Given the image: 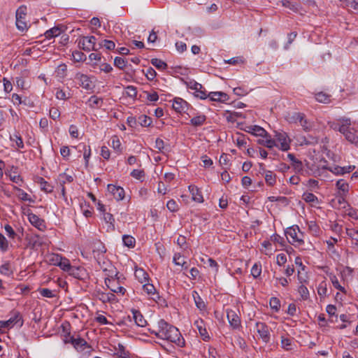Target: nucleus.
Returning a JSON list of instances; mask_svg holds the SVG:
<instances>
[{"mask_svg": "<svg viewBox=\"0 0 358 358\" xmlns=\"http://www.w3.org/2000/svg\"><path fill=\"white\" fill-rule=\"evenodd\" d=\"M158 328L157 331L151 329H149V331L159 338L169 341L178 345L180 344V333L176 327L162 319L158 322Z\"/></svg>", "mask_w": 358, "mask_h": 358, "instance_id": "1", "label": "nucleus"}, {"mask_svg": "<svg viewBox=\"0 0 358 358\" xmlns=\"http://www.w3.org/2000/svg\"><path fill=\"white\" fill-rule=\"evenodd\" d=\"M285 235L289 243L292 245L297 244L298 245H301L303 243V241L301 238L303 235L300 232L298 226L287 228L285 231Z\"/></svg>", "mask_w": 358, "mask_h": 358, "instance_id": "2", "label": "nucleus"}, {"mask_svg": "<svg viewBox=\"0 0 358 358\" xmlns=\"http://www.w3.org/2000/svg\"><path fill=\"white\" fill-rule=\"evenodd\" d=\"M96 38L94 36H83L78 41V47L85 51L90 52L91 50L97 51L96 48Z\"/></svg>", "mask_w": 358, "mask_h": 358, "instance_id": "3", "label": "nucleus"}, {"mask_svg": "<svg viewBox=\"0 0 358 358\" xmlns=\"http://www.w3.org/2000/svg\"><path fill=\"white\" fill-rule=\"evenodd\" d=\"M275 141H278L280 144V149L282 151H287L290 148L291 140L288 137L285 132H275Z\"/></svg>", "mask_w": 358, "mask_h": 358, "instance_id": "4", "label": "nucleus"}, {"mask_svg": "<svg viewBox=\"0 0 358 358\" xmlns=\"http://www.w3.org/2000/svg\"><path fill=\"white\" fill-rule=\"evenodd\" d=\"M256 328L257 333L263 341L266 343H268L271 337L270 328L263 322H257Z\"/></svg>", "mask_w": 358, "mask_h": 358, "instance_id": "5", "label": "nucleus"}, {"mask_svg": "<svg viewBox=\"0 0 358 358\" xmlns=\"http://www.w3.org/2000/svg\"><path fill=\"white\" fill-rule=\"evenodd\" d=\"M20 322V326H22L23 320L19 312H15L13 317H11L6 321H0L1 327L9 328Z\"/></svg>", "mask_w": 358, "mask_h": 358, "instance_id": "6", "label": "nucleus"}, {"mask_svg": "<svg viewBox=\"0 0 358 358\" xmlns=\"http://www.w3.org/2000/svg\"><path fill=\"white\" fill-rule=\"evenodd\" d=\"M78 85L85 90H91L93 87L92 83L89 76L85 74L78 73L75 76Z\"/></svg>", "mask_w": 358, "mask_h": 358, "instance_id": "7", "label": "nucleus"}, {"mask_svg": "<svg viewBox=\"0 0 358 358\" xmlns=\"http://www.w3.org/2000/svg\"><path fill=\"white\" fill-rule=\"evenodd\" d=\"M188 87L195 91L194 94L196 97H199L201 99H205L207 98L206 92L203 90V86L201 84L194 81L193 83L191 82L188 85Z\"/></svg>", "mask_w": 358, "mask_h": 358, "instance_id": "8", "label": "nucleus"}, {"mask_svg": "<svg viewBox=\"0 0 358 358\" xmlns=\"http://www.w3.org/2000/svg\"><path fill=\"white\" fill-rule=\"evenodd\" d=\"M106 285L107 287L114 293H120L124 294L125 292V289L118 285V282L115 279L106 278L105 280Z\"/></svg>", "mask_w": 358, "mask_h": 358, "instance_id": "9", "label": "nucleus"}, {"mask_svg": "<svg viewBox=\"0 0 358 358\" xmlns=\"http://www.w3.org/2000/svg\"><path fill=\"white\" fill-rule=\"evenodd\" d=\"M108 190L117 201L122 200L124 198V190L120 186H115L110 184L108 185Z\"/></svg>", "mask_w": 358, "mask_h": 358, "instance_id": "10", "label": "nucleus"}, {"mask_svg": "<svg viewBox=\"0 0 358 358\" xmlns=\"http://www.w3.org/2000/svg\"><path fill=\"white\" fill-rule=\"evenodd\" d=\"M71 343L78 351H83L86 348H90V346L88 345L87 341L85 339L80 338L79 336L75 337L74 338H71Z\"/></svg>", "mask_w": 358, "mask_h": 358, "instance_id": "11", "label": "nucleus"}, {"mask_svg": "<svg viewBox=\"0 0 358 358\" xmlns=\"http://www.w3.org/2000/svg\"><path fill=\"white\" fill-rule=\"evenodd\" d=\"M188 103L181 98L174 99L172 107L177 113H185L187 109Z\"/></svg>", "mask_w": 358, "mask_h": 358, "instance_id": "12", "label": "nucleus"}, {"mask_svg": "<svg viewBox=\"0 0 358 358\" xmlns=\"http://www.w3.org/2000/svg\"><path fill=\"white\" fill-rule=\"evenodd\" d=\"M227 319H228L231 326L233 328L236 329L240 326L241 320L235 311H234L232 310H227Z\"/></svg>", "mask_w": 358, "mask_h": 358, "instance_id": "13", "label": "nucleus"}, {"mask_svg": "<svg viewBox=\"0 0 358 358\" xmlns=\"http://www.w3.org/2000/svg\"><path fill=\"white\" fill-rule=\"evenodd\" d=\"M28 219L31 224L38 229L43 230L45 228L44 220L39 218L34 213H29L28 215Z\"/></svg>", "mask_w": 358, "mask_h": 358, "instance_id": "14", "label": "nucleus"}, {"mask_svg": "<svg viewBox=\"0 0 358 358\" xmlns=\"http://www.w3.org/2000/svg\"><path fill=\"white\" fill-rule=\"evenodd\" d=\"M188 189L192 194V199L193 201L198 203H202L203 201V198L201 194V192L196 186L194 185H190L188 187Z\"/></svg>", "mask_w": 358, "mask_h": 358, "instance_id": "15", "label": "nucleus"}, {"mask_svg": "<svg viewBox=\"0 0 358 358\" xmlns=\"http://www.w3.org/2000/svg\"><path fill=\"white\" fill-rule=\"evenodd\" d=\"M245 131L258 136L264 137L268 136L266 131L264 128L257 125L249 126Z\"/></svg>", "mask_w": 358, "mask_h": 358, "instance_id": "16", "label": "nucleus"}, {"mask_svg": "<svg viewBox=\"0 0 358 358\" xmlns=\"http://www.w3.org/2000/svg\"><path fill=\"white\" fill-rule=\"evenodd\" d=\"M194 325L198 329L201 336L203 338L204 341L209 338V336L206 331V329L203 327V322L202 320H196L194 323Z\"/></svg>", "mask_w": 358, "mask_h": 358, "instance_id": "17", "label": "nucleus"}, {"mask_svg": "<svg viewBox=\"0 0 358 358\" xmlns=\"http://www.w3.org/2000/svg\"><path fill=\"white\" fill-rule=\"evenodd\" d=\"M336 187L339 190V194L347 196L349 192V185L344 180L341 179L336 182Z\"/></svg>", "mask_w": 358, "mask_h": 358, "instance_id": "18", "label": "nucleus"}, {"mask_svg": "<svg viewBox=\"0 0 358 358\" xmlns=\"http://www.w3.org/2000/svg\"><path fill=\"white\" fill-rule=\"evenodd\" d=\"M345 138L351 143H354L358 146V130L351 128L348 133H346Z\"/></svg>", "mask_w": 358, "mask_h": 358, "instance_id": "19", "label": "nucleus"}, {"mask_svg": "<svg viewBox=\"0 0 358 358\" xmlns=\"http://www.w3.org/2000/svg\"><path fill=\"white\" fill-rule=\"evenodd\" d=\"M134 320L135 323L139 327H145L147 324L146 320L144 319L142 314L138 310H134Z\"/></svg>", "mask_w": 358, "mask_h": 358, "instance_id": "20", "label": "nucleus"}, {"mask_svg": "<svg viewBox=\"0 0 358 358\" xmlns=\"http://www.w3.org/2000/svg\"><path fill=\"white\" fill-rule=\"evenodd\" d=\"M192 296L194 298L196 307L201 310H204L206 306L204 301L199 296V293L196 291H193Z\"/></svg>", "mask_w": 358, "mask_h": 358, "instance_id": "21", "label": "nucleus"}, {"mask_svg": "<svg viewBox=\"0 0 358 358\" xmlns=\"http://www.w3.org/2000/svg\"><path fill=\"white\" fill-rule=\"evenodd\" d=\"M115 349L118 350L115 354L117 358H131L129 352L125 350V348L122 344L118 343L117 348Z\"/></svg>", "mask_w": 358, "mask_h": 358, "instance_id": "22", "label": "nucleus"}, {"mask_svg": "<svg viewBox=\"0 0 358 358\" xmlns=\"http://www.w3.org/2000/svg\"><path fill=\"white\" fill-rule=\"evenodd\" d=\"M58 266L64 271L70 272L71 274L74 275L73 268L70 264L69 259L66 258L62 257L61 263Z\"/></svg>", "mask_w": 358, "mask_h": 358, "instance_id": "23", "label": "nucleus"}, {"mask_svg": "<svg viewBox=\"0 0 358 358\" xmlns=\"http://www.w3.org/2000/svg\"><path fill=\"white\" fill-rule=\"evenodd\" d=\"M293 345H294V343L292 339L282 336L281 346L283 349L286 350H291L293 348Z\"/></svg>", "mask_w": 358, "mask_h": 358, "instance_id": "24", "label": "nucleus"}, {"mask_svg": "<svg viewBox=\"0 0 358 358\" xmlns=\"http://www.w3.org/2000/svg\"><path fill=\"white\" fill-rule=\"evenodd\" d=\"M265 181L266 184L269 186H273L275 183L276 176L271 171H266L265 172Z\"/></svg>", "mask_w": 358, "mask_h": 358, "instance_id": "25", "label": "nucleus"}, {"mask_svg": "<svg viewBox=\"0 0 358 358\" xmlns=\"http://www.w3.org/2000/svg\"><path fill=\"white\" fill-rule=\"evenodd\" d=\"M62 32L61 29L59 27H55L45 31V36L46 38H52L60 35Z\"/></svg>", "mask_w": 358, "mask_h": 358, "instance_id": "26", "label": "nucleus"}, {"mask_svg": "<svg viewBox=\"0 0 358 358\" xmlns=\"http://www.w3.org/2000/svg\"><path fill=\"white\" fill-rule=\"evenodd\" d=\"M315 99L318 102H320L322 103H329L331 101L330 95H329L323 92L317 93L315 94Z\"/></svg>", "mask_w": 358, "mask_h": 358, "instance_id": "27", "label": "nucleus"}, {"mask_svg": "<svg viewBox=\"0 0 358 358\" xmlns=\"http://www.w3.org/2000/svg\"><path fill=\"white\" fill-rule=\"evenodd\" d=\"M206 117L204 115H200L191 119L190 122L194 127L201 126L206 121Z\"/></svg>", "mask_w": 358, "mask_h": 358, "instance_id": "28", "label": "nucleus"}, {"mask_svg": "<svg viewBox=\"0 0 358 358\" xmlns=\"http://www.w3.org/2000/svg\"><path fill=\"white\" fill-rule=\"evenodd\" d=\"M38 182L41 185V189L45 192L50 193L53 191V187L49 185L43 178H38Z\"/></svg>", "mask_w": 358, "mask_h": 358, "instance_id": "29", "label": "nucleus"}, {"mask_svg": "<svg viewBox=\"0 0 358 358\" xmlns=\"http://www.w3.org/2000/svg\"><path fill=\"white\" fill-rule=\"evenodd\" d=\"M138 122L143 127H149L152 121L150 117L145 115H141L138 117Z\"/></svg>", "mask_w": 358, "mask_h": 358, "instance_id": "30", "label": "nucleus"}, {"mask_svg": "<svg viewBox=\"0 0 358 358\" xmlns=\"http://www.w3.org/2000/svg\"><path fill=\"white\" fill-rule=\"evenodd\" d=\"M151 64L159 70H165L167 68L166 63L157 58L152 59Z\"/></svg>", "mask_w": 358, "mask_h": 358, "instance_id": "31", "label": "nucleus"}, {"mask_svg": "<svg viewBox=\"0 0 358 358\" xmlns=\"http://www.w3.org/2000/svg\"><path fill=\"white\" fill-rule=\"evenodd\" d=\"M14 189L17 191L18 194H17V197L22 200V201H29L30 202H34V200H32L30 196L28 195L27 193H26L24 191H23L22 189L17 187H14Z\"/></svg>", "mask_w": 358, "mask_h": 358, "instance_id": "32", "label": "nucleus"}, {"mask_svg": "<svg viewBox=\"0 0 358 358\" xmlns=\"http://www.w3.org/2000/svg\"><path fill=\"white\" fill-rule=\"evenodd\" d=\"M258 143L268 148H272L274 146H278L274 139H259Z\"/></svg>", "mask_w": 358, "mask_h": 358, "instance_id": "33", "label": "nucleus"}, {"mask_svg": "<svg viewBox=\"0 0 358 358\" xmlns=\"http://www.w3.org/2000/svg\"><path fill=\"white\" fill-rule=\"evenodd\" d=\"M124 245L129 248H134L135 245V238L129 235H124L122 237Z\"/></svg>", "mask_w": 358, "mask_h": 358, "instance_id": "34", "label": "nucleus"}, {"mask_svg": "<svg viewBox=\"0 0 358 358\" xmlns=\"http://www.w3.org/2000/svg\"><path fill=\"white\" fill-rule=\"evenodd\" d=\"M0 273L2 275L10 276L13 273V271L10 268V265L8 262L5 263L4 264L0 266Z\"/></svg>", "mask_w": 358, "mask_h": 358, "instance_id": "35", "label": "nucleus"}, {"mask_svg": "<svg viewBox=\"0 0 358 358\" xmlns=\"http://www.w3.org/2000/svg\"><path fill=\"white\" fill-rule=\"evenodd\" d=\"M89 102L90 103L91 107L99 108L101 106V104L103 103V99L101 98H98L96 96H92L89 99Z\"/></svg>", "mask_w": 358, "mask_h": 358, "instance_id": "36", "label": "nucleus"}, {"mask_svg": "<svg viewBox=\"0 0 358 358\" xmlns=\"http://www.w3.org/2000/svg\"><path fill=\"white\" fill-rule=\"evenodd\" d=\"M303 199L307 203L318 202L317 197L313 193L305 192L302 196Z\"/></svg>", "mask_w": 358, "mask_h": 358, "instance_id": "37", "label": "nucleus"}, {"mask_svg": "<svg viewBox=\"0 0 358 358\" xmlns=\"http://www.w3.org/2000/svg\"><path fill=\"white\" fill-rule=\"evenodd\" d=\"M127 63V60L120 57H116L114 59V65L121 70H123L126 67Z\"/></svg>", "mask_w": 358, "mask_h": 358, "instance_id": "38", "label": "nucleus"}, {"mask_svg": "<svg viewBox=\"0 0 358 358\" xmlns=\"http://www.w3.org/2000/svg\"><path fill=\"white\" fill-rule=\"evenodd\" d=\"M73 59L75 62H79L86 60V55L80 51H74L72 53Z\"/></svg>", "mask_w": 358, "mask_h": 358, "instance_id": "39", "label": "nucleus"}, {"mask_svg": "<svg viewBox=\"0 0 358 358\" xmlns=\"http://www.w3.org/2000/svg\"><path fill=\"white\" fill-rule=\"evenodd\" d=\"M269 304L271 309L274 310L275 312H278L280 310V303L278 298L272 297L270 299Z\"/></svg>", "mask_w": 358, "mask_h": 358, "instance_id": "40", "label": "nucleus"}, {"mask_svg": "<svg viewBox=\"0 0 358 358\" xmlns=\"http://www.w3.org/2000/svg\"><path fill=\"white\" fill-rule=\"evenodd\" d=\"M343 7H350L355 11L358 12V2L355 0H346L344 3L341 4Z\"/></svg>", "mask_w": 358, "mask_h": 358, "instance_id": "41", "label": "nucleus"}, {"mask_svg": "<svg viewBox=\"0 0 358 358\" xmlns=\"http://www.w3.org/2000/svg\"><path fill=\"white\" fill-rule=\"evenodd\" d=\"M62 257L59 255L53 254L48 257V261L50 264L58 266V264L61 263Z\"/></svg>", "mask_w": 358, "mask_h": 358, "instance_id": "42", "label": "nucleus"}, {"mask_svg": "<svg viewBox=\"0 0 358 358\" xmlns=\"http://www.w3.org/2000/svg\"><path fill=\"white\" fill-rule=\"evenodd\" d=\"M102 46L105 47L107 50H111L115 48V44L112 41L105 39L99 43V48H101Z\"/></svg>", "mask_w": 358, "mask_h": 358, "instance_id": "43", "label": "nucleus"}, {"mask_svg": "<svg viewBox=\"0 0 358 358\" xmlns=\"http://www.w3.org/2000/svg\"><path fill=\"white\" fill-rule=\"evenodd\" d=\"M0 249L2 252H6L8 249V242L6 237L0 233Z\"/></svg>", "mask_w": 358, "mask_h": 358, "instance_id": "44", "label": "nucleus"}, {"mask_svg": "<svg viewBox=\"0 0 358 358\" xmlns=\"http://www.w3.org/2000/svg\"><path fill=\"white\" fill-rule=\"evenodd\" d=\"M111 146L115 150L120 151L121 143L117 136H113L111 138Z\"/></svg>", "mask_w": 358, "mask_h": 358, "instance_id": "45", "label": "nucleus"}, {"mask_svg": "<svg viewBox=\"0 0 358 358\" xmlns=\"http://www.w3.org/2000/svg\"><path fill=\"white\" fill-rule=\"evenodd\" d=\"M330 279H331V281L334 287L336 289L341 291L342 292H345V288L340 285L336 275L331 276Z\"/></svg>", "mask_w": 358, "mask_h": 358, "instance_id": "46", "label": "nucleus"}, {"mask_svg": "<svg viewBox=\"0 0 358 358\" xmlns=\"http://www.w3.org/2000/svg\"><path fill=\"white\" fill-rule=\"evenodd\" d=\"M298 292L303 300H306L308 298L309 292H308V288L306 286H304L303 285L299 286Z\"/></svg>", "mask_w": 358, "mask_h": 358, "instance_id": "47", "label": "nucleus"}, {"mask_svg": "<svg viewBox=\"0 0 358 358\" xmlns=\"http://www.w3.org/2000/svg\"><path fill=\"white\" fill-rule=\"evenodd\" d=\"M126 94L131 98H134L137 95L136 87L133 85H129L126 87Z\"/></svg>", "mask_w": 358, "mask_h": 358, "instance_id": "48", "label": "nucleus"}, {"mask_svg": "<svg viewBox=\"0 0 358 358\" xmlns=\"http://www.w3.org/2000/svg\"><path fill=\"white\" fill-rule=\"evenodd\" d=\"M347 235L351 238L352 240L358 242V230L355 229H346Z\"/></svg>", "mask_w": 358, "mask_h": 358, "instance_id": "49", "label": "nucleus"}, {"mask_svg": "<svg viewBox=\"0 0 358 358\" xmlns=\"http://www.w3.org/2000/svg\"><path fill=\"white\" fill-rule=\"evenodd\" d=\"M16 26L17 28L21 31H24L27 29V22L24 21V19H20L17 17L16 18Z\"/></svg>", "mask_w": 358, "mask_h": 358, "instance_id": "50", "label": "nucleus"}, {"mask_svg": "<svg viewBox=\"0 0 358 358\" xmlns=\"http://www.w3.org/2000/svg\"><path fill=\"white\" fill-rule=\"evenodd\" d=\"M42 296L47 298H53L55 295L52 293V290L47 288H42L38 290Z\"/></svg>", "mask_w": 358, "mask_h": 358, "instance_id": "51", "label": "nucleus"}, {"mask_svg": "<svg viewBox=\"0 0 358 358\" xmlns=\"http://www.w3.org/2000/svg\"><path fill=\"white\" fill-rule=\"evenodd\" d=\"M100 299L104 303L110 302V301H115V296L114 295V294H106L104 293H102L101 295Z\"/></svg>", "mask_w": 358, "mask_h": 358, "instance_id": "52", "label": "nucleus"}, {"mask_svg": "<svg viewBox=\"0 0 358 358\" xmlns=\"http://www.w3.org/2000/svg\"><path fill=\"white\" fill-rule=\"evenodd\" d=\"M166 207L171 212H176L178 210V205L173 199H171L167 202Z\"/></svg>", "mask_w": 358, "mask_h": 358, "instance_id": "53", "label": "nucleus"}, {"mask_svg": "<svg viewBox=\"0 0 358 358\" xmlns=\"http://www.w3.org/2000/svg\"><path fill=\"white\" fill-rule=\"evenodd\" d=\"M262 273V268L260 265L257 264H254L251 269V274L254 278H257Z\"/></svg>", "mask_w": 358, "mask_h": 358, "instance_id": "54", "label": "nucleus"}, {"mask_svg": "<svg viewBox=\"0 0 358 358\" xmlns=\"http://www.w3.org/2000/svg\"><path fill=\"white\" fill-rule=\"evenodd\" d=\"M143 290L148 294H155L156 289L152 284L146 283L143 285Z\"/></svg>", "mask_w": 358, "mask_h": 358, "instance_id": "55", "label": "nucleus"}, {"mask_svg": "<svg viewBox=\"0 0 358 358\" xmlns=\"http://www.w3.org/2000/svg\"><path fill=\"white\" fill-rule=\"evenodd\" d=\"M27 7L24 6H21L18 8L16 11V18L24 19L26 15Z\"/></svg>", "mask_w": 358, "mask_h": 358, "instance_id": "56", "label": "nucleus"}, {"mask_svg": "<svg viewBox=\"0 0 358 358\" xmlns=\"http://www.w3.org/2000/svg\"><path fill=\"white\" fill-rule=\"evenodd\" d=\"M131 176L138 180H141L145 176L144 171L134 169L131 171Z\"/></svg>", "mask_w": 358, "mask_h": 358, "instance_id": "57", "label": "nucleus"}, {"mask_svg": "<svg viewBox=\"0 0 358 358\" xmlns=\"http://www.w3.org/2000/svg\"><path fill=\"white\" fill-rule=\"evenodd\" d=\"M220 96H222V92H210L207 95L213 101H220Z\"/></svg>", "mask_w": 358, "mask_h": 358, "instance_id": "58", "label": "nucleus"}, {"mask_svg": "<svg viewBox=\"0 0 358 358\" xmlns=\"http://www.w3.org/2000/svg\"><path fill=\"white\" fill-rule=\"evenodd\" d=\"M145 75L148 80H153L157 76V72L152 67H150L147 69V71L145 73Z\"/></svg>", "mask_w": 358, "mask_h": 358, "instance_id": "59", "label": "nucleus"}, {"mask_svg": "<svg viewBox=\"0 0 358 358\" xmlns=\"http://www.w3.org/2000/svg\"><path fill=\"white\" fill-rule=\"evenodd\" d=\"M226 119L227 120L228 122H235L236 121V118L239 115L238 113H236V112H234V113H230L229 111H227L226 112Z\"/></svg>", "mask_w": 358, "mask_h": 358, "instance_id": "60", "label": "nucleus"}, {"mask_svg": "<svg viewBox=\"0 0 358 358\" xmlns=\"http://www.w3.org/2000/svg\"><path fill=\"white\" fill-rule=\"evenodd\" d=\"M292 165L296 173H301L303 171V164L300 160L297 159Z\"/></svg>", "mask_w": 358, "mask_h": 358, "instance_id": "61", "label": "nucleus"}, {"mask_svg": "<svg viewBox=\"0 0 358 358\" xmlns=\"http://www.w3.org/2000/svg\"><path fill=\"white\" fill-rule=\"evenodd\" d=\"M103 218L105 221L107 223H110L112 225L113 228L114 229L115 219L113 217V215L109 213H105L103 215Z\"/></svg>", "mask_w": 358, "mask_h": 358, "instance_id": "62", "label": "nucleus"}, {"mask_svg": "<svg viewBox=\"0 0 358 358\" xmlns=\"http://www.w3.org/2000/svg\"><path fill=\"white\" fill-rule=\"evenodd\" d=\"M271 240L274 243H278L281 245H284L285 241L284 238L280 236L278 234H275L271 236Z\"/></svg>", "mask_w": 358, "mask_h": 358, "instance_id": "63", "label": "nucleus"}, {"mask_svg": "<svg viewBox=\"0 0 358 358\" xmlns=\"http://www.w3.org/2000/svg\"><path fill=\"white\" fill-rule=\"evenodd\" d=\"M10 139L12 141H15L16 145H17V146L19 148H24V143H23V141H22V138H21V136H17V135H14L13 137L10 138Z\"/></svg>", "mask_w": 358, "mask_h": 358, "instance_id": "64", "label": "nucleus"}]
</instances>
